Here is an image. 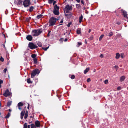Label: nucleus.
Instances as JSON below:
<instances>
[{"mask_svg":"<svg viewBox=\"0 0 128 128\" xmlns=\"http://www.w3.org/2000/svg\"><path fill=\"white\" fill-rule=\"evenodd\" d=\"M42 30L40 29L34 30L32 31V34L33 36H37L41 34Z\"/></svg>","mask_w":128,"mask_h":128,"instance_id":"obj_1","label":"nucleus"},{"mask_svg":"<svg viewBox=\"0 0 128 128\" xmlns=\"http://www.w3.org/2000/svg\"><path fill=\"white\" fill-rule=\"evenodd\" d=\"M72 5H70L69 4H67L66 5L65 8H64V13H70L69 11L72 10Z\"/></svg>","mask_w":128,"mask_h":128,"instance_id":"obj_2","label":"nucleus"},{"mask_svg":"<svg viewBox=\"0 0 128 128\" xmlns=\"http://www.w3.org/2000/svg\"><path fill=\"white\" fill-rule=\"evenodd\" d=\"M58 19H59L55 18L54 17H51L50 20L49 26H50L54 25L55 24L56 21L58 20Z\"/></svg>","mask_w":128,"mask_h":128,"instance_id":"obj_3","label":"nucleus"},{"mask_svg":"<svg viewBox=\"0 0 128 128\" xmlns=\"http://www.w3.org/2000/svg\"><path fill=\"white\" fill-rule=\"evenodd\" d=\"M40 72L39 70L37 69L36 68L32 72L31 74V77L33 78L36 75L38 74Z\"/></svg>","mask_w":128,"mask_h":128,"instance_id":"obj_4","label":"nucleus"},{"mask_svg":"<svg viewBox=\"0 0 128 128\" xmlns=\"http://www.w3.org/2000/svg\"><path fill=\"white\" fill-rule=\"evenodd\" d=\"M28 46L32 50L38 47L36 45L32 42H30L28 44Z\"/></svg>","mask_w":128,"mask_h":128,"instance_id":"obj_5","label":"nucleus"},{"mask_svg":"<svg viewBox=\"0 0 128 128\" xmlns=\"http://www.w3.org/2000/svg\"><path fill=\"white\" fill-rule=\"evenodd\" d=\"M30 4V0H24L23 2V5L25 8H27Z\"/></svg>","mask_w":128,"mask_h":128,"instance_id":"obj_6","label":"nucleus"},{"mask_svg":"<svg viewBox=\"0 0 128 128\" xmlns=\"http://www.w3.org/2000/svg\"><path fill=\"white\" fill-rule=\"evenodd\" d=\"M14 3L18 6H20L22 5L23 1L22 0H14Z\"/></svg>","mask_w":128,"mask_h":128,"instance_id":"obj_7","label":"nucleus"},{"mask_svg":"<svg viewBox=\"0 0 128 128\" xmlns=\"http://www.w3.org/2000/svg\"><path fill=\"white\" fill-rule=\"evenodd\" d=\"M121 11L122 13V14L123 15L125 18H128V17L127 16V12L122 9L121 10Z\"/></svg>","mask_w":128,"mask_h":128,"instance_id":"obj_8","label":"nucleus"},{"mask_svg":"<svg viewBox=\"0 0 128 128\" xmlns=\"http://www.w3.org/2000/svg\"><path fill=\"white\" fill-rule=\"evenodd\" d=\"M10 93L8 89L6 90L4 94L3 95L5 97H7L10 95Z\"/></svg>","mask_w":128,"mask_h":128,"instance_id":"obj_9","label":"nucleus"},{"mask_svg":"<svg viewBox=\"0 0 128 128\" xmlns=\"http://www.w3.org/2000/svg\"><path fill=\"white\" fill-rule=\"evenodd\" d=\"M34 125L37 127L39 128L40 126V122L38 120H36L35 122Z\"/></svg>","mask_w":128,"mask_h":128,"instance_id":"obj_10","label":"nucleus"},{"mask_svg":"<svg viewBox=\"0 0 128 128\" xmlns=\"http://www.w3.org/2000/svg\"><path fill=\"white\" fill-rule=\"evenodd\" d=\"M32 36L30 35H28L26 37V39L29 41H31L32 40Z\"/></svg>","mask_w":128,"mask_h":128,"instance_id":"obj_11","label":"nucleus"},{"mask_svg":"<svg viewBox=\"0 0 128 128\" xmlns=\"http://www.w3.org/2000/svg\"><path fill=\"white\" fill-rule=\"evenodd\" d=\"M68 14H65V15L68 18H70L71 17L72 15V14L70 13H68Z\"/></svg>","mask_w":128,"mask_h":128,"instance_id":"obj_12","label":"nucleus"},{"mask_svg":"<svg viewBox=\"0 0 128 128\" xmlns=\"http://www.w3.org/2000/svg\"><path fill=\"white\" fill-rule=\"evenodd\" d=\"M53 13L55 15H58L59 14V12L58 10H53Z\"/></svg>","mask_w":128,"mask_h":128,"instance_id":"obj_13","label":"nucleus"},{"mask_svg":"<svg viewBox=\"0 0 128 128\" xmlns=\"http://www.w3.org/2000/svg\"><path fill=\"white\" fill-rule=\"evenodd\" d=\"M31 125H28L27 126L26 123H25L24 125V128H30V126Z\"/></svg>","mask_w":128,"mask_h":128,"instance_id":"obj_14","label":"nucleus"},{"mask_svg":"<svg viewBox=\"0 0 128 128\" xmlns=\"http://www.w3.org/2000/svg\"><path fill=\"white\" fill-rule=\"evenodd\" d=\"M59 9V6H58L57 4H55L54 6V10H58Z\"/></svg>","mask_w":128,"mask_h":128,"instance_id":"obj_15","label":"nucleus"},{"mask_svg":"<svg viewBox=\"0 0 128 128\" xmlns=\"http://www.w3.org/2000/svg\"><path fill=\"white\" fill-rule=\"evenodd\" d=\"M82 18H83V16L82 14H81L80 16L79 17V22L80 23L81 22L82 20Z\"/></svg>","mask_w":128,"mask_h":128,"instance_id":"obj_16","label":"nucleus"},{"mask_svg":"<svg viewBox=\"0 0 128 128\" xmlns=\"http://www.w3.org/2000/svg\"><path fill=\"white\" fill-rule=\"evenodd\" d=\"M34 7L33 6H31L30 7V8L29 9V11L30 12H31L32 11H33L34 9Z\"/></svg>","mask_w":128,"mask_h":128,"instance_id":"obj_17","label":"nucleus"},{"mask_svg":"<svg viewBox=\"0 0 128 128\" xmlns=\"http://www.w3.org/2000/svg\"><path fill=\"white\" fill-rule=\"evenodd\" d=\"M12 102L11 101H8L7 102V106L8 107L10 106L12 104Z\"/></svg>","mask_w":128,"mask_h":128,"instance_id":"obj_18","label":"nucleus"},{"mask_svg":"<svg viewBox=\"0 0 128 128\" xmlns=\"http://www.w3.org/2000/svg\"><path fill=\"white\" fill-rule=\"evenodd\" d=\"M125 79V77L124 76H121L120 79V80L121 82L123 81Z\"/></svg>","mask_w":128,"mask_h":128,"instance_id":"obj_19","label":"nucleus"},{"mask_svg":"<svg viewBox=\"0 0 128 128\" xmlns=\"http://www.w3.org/2000/svg\"><path fill=\"white\" fill-rule=\"evenodd\" d=\"M36 43L38 46L40 47H41L42 46V44L39 41L36 42Z\"/></svg>","mask_w":128,"mask_h":128,"instance_id":"obj_20","label":"nucleus"},{"mask_svg":"<svg viewBox=\"0 0 128 128\" xmlns=\"http://www.w3.org/2000/svg\"><path fill=\"white\" fill-rule=\"evenodd\" d=\"M33 60L34 61V64H36L38 62L37 61V58H34V59H33Z\"/></svg>","mask_w":128,"mask_h":128,"instance_id":"obj_21","label":"nucleus"},{"mask_svg":"<svg viewBox=\"0 0 128 128\" xmlns=\"http://www.w3.org/2000/svg\"><path fill=\"white\" fill-rule=\"evenodd\" d=\"M23 105V103H22V102H20L18 103V107H20L22 106Z\"/></svg>","mask_w":128,"mask_h":128,"instance_id":"obj_22","label":"nucleus"},{"mask_svg":"<svg viewBox=\"0 0 128 128\" xmlns=\"http://www.w3.org/2000/svg\"><path fill=\"white\" fill-rule=\"evenodd\" d=\"M10 112H8L7 114L6 115V116L5 117V118H8L10 116Z\"/></svg>","mask_w":128,"mask_h":128,"instance_id":"obj_23","label":"nucleus"},{"mask_svg":"<svg viewBox=\"0 0 128 128\" xmlns=\"http://www.w3.org/2000/svg\"><path fill=\"white\" fill-rule=\"evenodd\" d=\"M77 34H80L81 33V30L80 28L77 29L76 30Z\"/></svg>","mask_w":128,"mask_h":128,"instance_id":"obj_24","label":"nucleus"},{"mask_svg":"<svg viewBox=\"0 0 128 128\" xmlns=\"http://www.w3.org/2000/svg\"><path fill=\"white\" fill-rule=\"evenodd\" d=\"M120 55L119 53H117L116 54V59H118L120 57Z\"/></svg>","mask_w":128,"mask_h":128,"instance_id":"obj_25","label":"nucleus"},{"mask_svg":"<svg viewBox=\"0 0 128 128\" xmlns=\"http://www.w3.org/2000/svg\"><path fill=\"white\" fill-rule=\"evenodd\" d=\"M89 70V68H87L84 70V74H85Z\"/></svg>","mask_w":128,"mask_h":128,"instance_id":"obj_26","label":"nucleus"},{"mask_svg":"<svg viewBox=\"0 0 128 128\" xmlns=\"http://www.w3.org/2000/svg\"><path fill=\"white\" fill-rule=\"evenodd\" d=\"M31 57L34 59L36 58V55L35 54H32L31 55Z\"/></svg>","mask_w":128,"mask_h":128,"instance_id":"obj_27","label":"nucleus"},{"mask_svg":"<svg viewBox=\"0 0 128 128\" xmlns=\"http://www.w3.org/2000/svg\"><path fill=\"white\" fill-rule=\"evenodd\" d=\"M31 128H36V127L34 124H31Z\"/></svg>","mask_w":128,"mask_h":128,"instance_id":"obj_28","label":"nucleus"},{"mask_svg":"<svg viewBox=\"0 0 128 128\" xmlns=\"http://www.w3.org/2000/svg\"><path fill=\"white\" fill-rule=\"evenodd\" d=\"M27 82L28 84H32V82L30 81V78H28L27 79Z\"/></svg>","mask_w":128,"mask_h":128,"instance_id":"obj_29","label":"nucleus"},{"mask_svg":"<svg viewBox=\"0 0 128 128\" xmlns=\"http://www.w3.org/2000/svg\"><path fill=\"white\" fill-rule=\"evenodd\" d=\"M42 16H43L42 15V14H40L38 15V16H37L38 19L40 18H42Z\"/></svg>","mask_w":128,"mask_h":128,"instance_id":"obj_30","label":"nucleus"},{"mask_svg":"<svg viewBox=\"0 0 128 128\" xmlns=\"http://www.w3.org/2000/svg\"><path fill=\"white\" fill-rule=\"evenodd\" d=\"M25 112V111H22L20 113V116H24Z\"/></svg>","mask_w":128,"mask_h":128,"instance_id":"obj_31","label":"nucleus"},{"mask_svg":"<svg viewBox=\"0 0 128 128\" xmlns=\"http://www.w3.org/2000/svg\"><path fill=\"white\" fill-rule=\"evenodd\" d=\"M76 7L80 9V8L81 6L80 4H76Z\"/></svg>","mask_w":128,"mask_h":128,"instance_id":"obj_32","label":"nucleus"},{"mask_svg":"<svg viewBox=\"0 0 128 128\" xmlns=\"http://www.w3.org/2000/svg\"><path fill=\"white\" fill-rule=\"evenodd\" d=\"M49 46H48V47L46 48H45L44 47H42V48L45 51H46L47 50L48 48L49 47Z\"/></svg>","mask_w":128,"mask_h":128,"instance_id":"obj_33","label":"nucleus"},{"mask_svg":"<svg viewBox=\"0 0 128 128\" xmlns=\"http://www.w3.org/2000/svg\"><path fill=\"white\" fill-rule=\"evenodd\" d=\"M104 35L103 34L100 37L99 39V40L100 41L102 40V39Z\"/></svg>","mask_w":128,"mask_h":128,"instance_id":"obj_34","label":"nucleus"},{"mask_svg":"<svg viewBox=\"0 0 128 128\" xmlns=\"http://www.w3.org/2000/svg\"><path fill=\"white\" fill-rule=\"evenodd\" d=\"M49 4H50L52 3L54 0H48Z\"/></svg>","mask_w":128,"mask_h":128,"instance_id":"obj_35","label":"nucleus"},{"mask_svg":"<svg viewBox=\"0 0 128 128\" xmlns=\"http://www.w3.org/2000/svg\"><path fill=\"white\" fill-rule=\"evenodd\" d=\"M112 35L113 33L112 32H110L109 33L108 35V36L110 37L112 36Z\"/></svg>","mask_w":128,"mask_h":128,"instance_id":"obj_36","label":"nucleus"},{"mask_svg":"<svg viewBox=\"0 0 128 128\" xmlns=\"http://www.w3.org/2000/svg\"><path fill=\"white\" fill-rule=\"evenodd\" d=\"M31 19V18L30 17L27 18L26 19V21H27V22H29L30 20V19Z\"/></svg>","mask_w":128,"mask_h":128,"instance_id":"obj_37","label":"nucleus"},{"mask_svg":"<svg viewBox=\"0 0 128 128\" xmlns=\"http://www.w3.org/2000/svg\"><path fill=\"white\" fill-rule=\"evenodd\" d=\"M48 33L47 34V36L48 37L50 35V32H51L50 30H48Z\"/></svg>","mask_w":128,"mask_h":128,"instance_id":"obj_38","label":"nucleus"},{"mask_svg":"<svg viewBox=\"0 0 128 128\" xmlns=\"http://www.w3.org/2000/svg\"><path fill=\"white\" fill-rule=\"evenodd\" d=\"M4 59L3 58L2 56L0 58V61H1L2 62H4Z\"/></svg>","mask_w":128,"mask_h":128,"instance_id":"obj_39","label":"nucleus"},{"mask_svg":"<svg viewBox=\"0 0 128 128\" xmlns=\"http://www.w3.org/2000/svg\"><path fill=\"white\" fill-rule=\"evenodd\" d=\"M120 57L122 58H124V54H122V53L121 55H120Z\"/></svg>","mask_w":128,"mask_h":128,"instance_id":"obj_40","label":"nucleus"},{"mask_svg":"<svg viewBox=\"0 0 128 128\" xmlns=\"http://www.w3.org/2000/svg\"><path fill=\"white\" fill-rule=\"evenodd\" d=\"M72 23L71 22H69V23H68L67 25V26L68 27H70L71 24H72Z\"/></svg>","mask_w":128,"mask_h":128,"instance_id":"obj_41","label":"nucleus"},{"mask_svg":"<svg viewBox=\"0 0 128 128\" xmlns=\"http://www.w3.org/2000/svg\"><path fill=\"white\" fill-rule=\"evenodd\" d=\"M114 68H115L116 69V70H117V69H118V68L119 67H118V66H114Z\"/></svg>","mask_w":128,"mask_h":128,"instance_id":"obj_42","label":"nucleus"},{"mask_svg":"<svg viewBox=\"0 0 128 128\" xmlns=\"http://www.w3.org/2000/svg\"><path fill=\"white\" fill-rule=\"evenodd\" d=\"M75 76L74 75H72L71 76V78L72 79H74L75 78Z\"/></svg>","mask_w":128,"mask_h":128,"instance_id":"obj_43","label":"nucleus"},{"mask_svg":"<svg viewBox=\"0 0 128 128\" xmlns=\"http://www.w3.org/2000/svg\"><path fill=\"white\" fill-rule=\"evenodd\" d=\"M28 116V114H25V115L24 116V118L25 119Z\"/></svg>","mask_w":128,"mask_h":128,"instance_id":"obj_44","label":"nucleus"},{"mask_svg":"<svg viewBox=\"0 0 128 128\" xmlns=\"http://www.w3.org/2000/svg\"><path fill=\"white\" fill-rule=\"evenodd\" d=\"M108 82V80H104V82L105 84H107Z\"/></svg>","mask_w":128,"mask_h":128,"instance_id":"obj_45","label":"nucleus"},{"mask_svg":"<svg viewBox=\"0 0 128 128\" xmlns=\"http://www.w3.org/2000/svg\"><path fill=\"white\" fill-rule=\"evenodd\" d=\"M91 80L90 79V78H88L87 80V82H90Z\"/></svg>","mask_w":128,"mask_h":128,"instance_id":"obj_46","label":"nucleus"},{"mask_svg":"<svg viewBox=\"0 0 128 128\" xmlns=\"http://www.w3.org/2000/svg\"><path fill=\"white\" fill-rule=\"evenodd\" d=\"M93 38V36H91L89 38V39L90 40H92Z\"/></svg>","mask_w":128,"mask_h":128,"instance_id":"obj_47","label":"nucleus"},{"mask_svg":"<svg viewBox=\"0 0 128 128\" xmlns=\"http://www.w3.org/2000/svg\"><path fill=\"white\" fill-rule=\"evenodd\" d=\"M82 44V43L81 42H78V46H80Z\"/></svg>","mask_w":128,"mask_h":128,"instance_id":"obj_48","label":"nucleus"},{"mask_svg":"<svg viewBox=\"0 0 128 128\" xmlns=\"http://www.w3.org/2000/svg\"><path fill=\"white\" fill-rule=\"evenodd\" d=\"M7 71V68H5L3 70V72L4 73H5Z\"/></svg>","mask_w":128,"mask_h":128,"instance_id":"obj_49","label":"nucleus"},{"mask_svg":"<svg viewBox=\"0 0 128 128\" xmlns=\"http://www.w3.org/2000/svg\"><path fill=\"white\" fill-rule=\"evenodd\" d=\"M2 46H3V47L4 48V49L6 50V48L5 47V44H2Z\"/></svg>","mask_w":128,"mask_h":128,"instance_id":"obj_50","label":"nucleus"},{"mask_svg":"<svg viewBox=\"0 0 128 128\" xmlns=\"http://www.w3.org/2000/svg\"><path fill=\"white\" fill-rule=\"evenodd\" d=\"M121 89V88L120 86L118 87L117 88V90H119Z\"/></svg>","mask_w":128,"mask_h":128,"instance_id":"obj_51","label":"nucleus"},{"mask_svg":"<svg viewBox=\"0 0 128 128\" xmlns=\"http://www.w3.org/2000/svg\"><path fill=\"white\" fill-rule=\"evenodd\" d=\"M81 2L82 4H83L84 5V3L83 0H81Z\"/></svg>","mask_w":128,"mask_h":128,"instance_id":"obj_52","label":"nucleus"},{"mask_svg":"<svg viewBox=\"0 0 128 128\" xmlns=\"http://www.w3.org/2000/svg\"><path fill=\"white\" fill-rule=\"evenodd\" d=\"M68 0H65L64 2V3L65 4H67V3H68V2H67V1Z\"/></svg>","mask_w":128,"mask_h":128,"instance_id":"obj_53","label":"nucleus"},{"mask_svg":"<svg viewBox=\"0 0 128 128\" xmlns=\"http://www.w3.org/2000/svg\"><path fill=\"white\" fill-rule=\"evenodd\" d=\"M3 82V81L2 80H0V84H1Z\"/></svg>","mask_w":128,"mask_h":128,"instance_id":"obj_54","label":"nucleus"},{"mask_svg":"<svg viewBox=\"0 0 128 128\" xmlns=\"http://www.w3.org/2000/svg\"><path fill=\"white\" fill-rule=\"evenodd\" d=\"M100 57L101 58H103L104 57L103 55L102 54H101L100 55Z\"/></svg>","mask_w":128,"mask_h":128,"instance_id":"obj_55","label":"nucleus"},{"mask_svg":"<svg viewBox=\"0 0 128 128\" xmlns=\"http://www.w3.org/2000/svg\"><path fill=\"white\" fill-rule=\"evenodd\" d=\"M53 2V5H54L56 3V1H54Z\"/></svg>","mask_w":128,"mask_h":128,"instance_id":"obj_56","label":"nucleus"},{"mask_svg":"<svg viewBox=\"0 0 128 128\" xmlns=\"http://www.w3.org/2000/svg\"><path fill=\"white\" fill-rule=\"evenodd\" d=\"M116 24L118 25H120V22H117Z\"/></svg>","mask_w":128,"mask_h":128,"instance_id":"obj_57","label":"nucleus"},{"mask_svg":"<svg viewBox=\"0 0 128 128\" xmlns=\"http://www.w3.org/2000/svg\"><path fill=\"white\" fill-rule=\"evenodd\" d=\"M79 3L80 2V0H76Z\"/></svg>","mask_w":128,"mask_h":128,"instance_id":"obj_58","label":"nucleus"},{"mask_svg":"<svg viewBox=\"0 0 128 128\" xmlns=\"http://www.w3.org/2000/svg\"><path fill=\"white\" fill-rule=\"evenodd\" d=\"M60 40L61 41H63L64 40V38H62L60 39Z\"/></svg>","mask_w":128,"mask_h":128,"instance_id":"obj_59","label":"nucleus"},{"mask_svg":"<svg viewBox=\"0 0 128 128\" xmlns=\"http://www.w3.org/2000/svg\"><path fill=\"white\" fill-rule=\"evenodd\" d=\"M29 104H28V107H27V108H28V109H29Z\"/></svg>","mask_w":128,"mask_h":128,"instance_id":"obj_60","label":"nucleus"},{"mask_svg":"<svg viewBox=\"0 0 128 128\" xmlns=\"http://www.w3.org/2000/svg\"><path fill=\"white\" fill-rule=\"evenodd\" d=\"M23 116H20V118L21 120H22L23 118Z\"/></svg>","mask_w":128,"mask_h":128,"instance_id":"obj_61","label":"nucleus"},{"mask_svg":"<svg viewBox=\"0 0 128 128\" xmlns=\"http://www.w3.org/2000/svg\"><path fill=\"white\" fill-rule=\"evenodd\" d=\"M67 40H68V39H67V38H66L64 40V42H66V41H67Z\"/></svg>","mask_w":128,"mask_h":128,"instance_id":"obj_62","label":"nucleus"},{"mask_svg":"<svg viewBox=\"0 0 128 128\" xmlns=\"http://www.w3.org/2000/svg\"><path fill=\"white\" fill-rule=\"evenodd\" d=\"M5 12L6 14H8V11L7 10V11L6 10L5 11Z\"/></svg>","mask_w":128,"mask_h":128,"instance_id":"obj_63","label":"nucleus"},{"mask_svg":"<svg viewBox=\"0 0 128 128\" xmlns=\"http://www.w3.org/2000/svg\"><path fill=\"white\" fill-rule=\"evenodd\" d=\"M32 121L29 122H28V123L29 124L32 123Z\"/></svg>","mask_w":128,"mask_h":128,"instance_id":"obj_64","label":"nucleus"}]
</instances>
